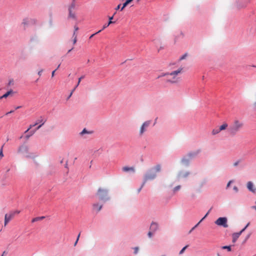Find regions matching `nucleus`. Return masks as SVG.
I'll return each instance as SVG.
<instances>
[{
    "label": "nucleus",
    "instance_id": "obj_45",
    "mask_svg": "<svg viewBox=\"0 0 256 256\" xmlns=\"http://www.w3.org/2000/svg\"><path fill=\"white\" fill-rule=\"evenodd\" d=\"M232 182V180H230V181H229V182L228 183L227 186H226V188H227L230 186V184H231Z\"/></svg>",
    "mask_w": 256,
    "mask_h": 256
},
{
    "label": "nucleus",
    "instance_id": "obj_25",
    "mask_svg": "<svg viewBox=\"0 0 256 256\" xmlns=\"http://www.w3.org/2000/svg\"><path fill=\"white\" fill-rule=\"evenodd\" d=\"M44 218V216L35 218L32 220V222H34L36 221H38V220H42Z\"/></svg>",
    "mask_w": 256,
    "mask_h": 256
},
{
    "label": "nucleus",
    "instance_id": "obj_17",
    "mask_svg": "<svg viewBox=\"0 0 256 256\" xmlns=\"http://www.w3.org/2000/svg\"><path fill=\"white\" fill-rule=\"evenodd\" d=\"M199 152H200L199 150H196V152H190L188 154L187 156L189 158H191L196 156Z\"/></svg>",
    "mask_w": 256,
    "mask_h": 256
},
{
    "label": "nucleus",
    "instance_id": "obj_18",
    "mask_svg": "<svg viewBox=\"0 0 256 256\" xmlns=\"http://www.w3.org/2000/svg\"><path fill=\"white\" fill-rule=\"evenodd\" d=\"M13 91L12 90H10L6 92L5 94H4L3 96H0V100L3 98H6L8 96H9L10 94H12L13 93Z\"/></svg>",
    "mask_w": 256,
    "mask_h": 256
},
{
    "label": "nucleus",
    "instance_id": "obj_5",
    "mask_svg": "<svg viewBox=\"0 0 256 256\" xmlns=\"http://www.w3.org/2000/svg\"><path fill=\"white\" fill-rule=\"evenodd\" d=\"M108 191L106 190L100 188L98 190L96 195L98 196L100 200H104L107 196Z\"/></svg>",
    "mask_w": 256,
    "mask_h": 256
},
{
    "label": "nucleus",
    "instance_id": "obj_38",
    "mask_svg": "<svg viewBox=\"0 0 256 256\" xmlns=\"http://www.w3.org/2000/svg\"><path fill=\"white\" fill-rule=\"evenodd\" d=\"M45 122H46L45 120L44 121V122H42V123L41 124H40L39 126H38V128H36V130H38L44 124Z\"/></svg>",
    "mask_w": 256,
    "mask_h": 256
},
{
    "label": "nucleus",
    "instance_id": "obj_55",
    "mask_svg": "<svg viewBox=\"0 0 256 256\" xmlns=\"http://www.w3.org/2000/svg\"><path fill=\"white\" fill-rule=\"evenodd\" d=\"M14 112V110H10V112H8L6 113V115H8V114H11V113Z\"/></svg>",
    "mask_w": 256,
    "mask_h": 256
},
{
    "label": "nucleus",
    "instance_id": "obj_22",
    "mask_svg": "<svg viewBox=\"0 0 256 256\" xmlns=\"http://www.w3.org/2000/svg\"><path fill=\"white\" fill-rule=\"evenodd\" d=\"M133 0H126V2L123 4L121 10H122L124 8L129 4H130Z\"/></svg>",
    "mask_w": 256,
    "mask_h": 256
},
{
    "label": "nucleus",
    "instance_id": "obj_6",
    "mask_svg": "<svg viewBox=\"0 0 256 256\" xmlns=\"http://www.w3.org/2000/svg\"><path fill=\"white\" fill-rule=\"evenodd\" d=\"M151 123L150 120H148L144 122L140 128V135L142 136L144 133L146 131V128L149 126Z\"/></svg>",
    "mask_w": 256,
    "mask_h": 256
},
{
    "label": "nucleus",
    "instance_id": "obj_61",
    "mask_svg": "<svg viewBox=\"0 0 256 256\" xmlns=\"http://www.w3.org/2000/svg\"><path fill=\"white\" fill-rule=\"evenodd\" d=\"M73 49V48H72L70 50L68 51V52H70V51Z\"/></svg>",
    "mask_w": 256,
    "mask_h": 256
},
{
    "label": "nucleus",
    "instance_id": "obj_28",
    "mask_svg": "<svg viewBox=\"0 0 256 256\" xmlns=\"http://www.w3.org/2000/svg\"><path fill=\"white\" fill-rule=\"evenodd\" d=\"M168 74H169V72L162 73L161 75L158 76V78H160L162 77V76H166V78H167L168 77Z\"/></svg>",
    "mask_w": 256,
    "mask_h": 256
},
{
    "label": "nucleus",
    "instance_id": "obj_29",
    "mask_svg": "<svg viewBox=\"0 0 256 256\" xmlns=\"http://www.w3.org/2000/svg\"><path fill=\"white\" fill-rule=\"evenodd\" d=\"M3 148H4V145L2 146L0 150V159H2V157L4 156L3 152H2Z\"/></svg>",
    "mask_w": 256,
    "mask_h": 256
},
{
    "label": "nucleus",
    "instance_id": "obj_1",
    "mask_svg": "<svg viewBox=\"0 0 256 256\" xmlns=\"http://www.w3.org/2000/svg\"><path fill=\"white\" fill-rule=\"evenodd\" d=\"M161 170V166L160 164H158L155 166L150 169L146 173L144 177V182L142 184V186H144L145 183L148 181L152 180H154L156 176V173L160 172Z\"/></svg>",
    "mask_w": 256,
    "mask_h": 256
},
{
    "label": "nucleus",
    "instance_id": "obj_27",
    "mask_svg": "<svg viewBox=\"0 0 256 256\" xmlns=\"http://www.w3.org/2000/svg\"><path fill=\"white\" fill-rule=\"evenodd\" d=\"M75 8V4L74 2H72L69 6L68 8V10H74Z\"/></svg>",
    "mask_w": 256,
    "mask_h": 256
},
{
    "label": "nucleus",
    "instance_id": "obj_33",
    "mask_svg": "<svg viewBox=\"0 0 256 256\" xmlns=\"http://www.w3.org/2000/svg\"><path fill=\"white\" fill-rule=\"evenodd\" d=\"M84 78V76H82L80 78H78V84H76V86H75L76 87V88L79 85L81 80Z\"/></svg>",
    "mask_w": 256,
    "mask_h": 256
},
{
    "label": "nucleus",
    "instance_id": "obj_47",
    "mask_svg": "<svg viewBox=\"0 0 256 256\" xmlns=\"http://www.w3.org/2000/svg\"><path fill=\"white\" fill-rule=\"evenodd\" d=\"M238 164H239V161H237V162H235L234 163V166H236Z\"/></svg>",
    "mask_w": 256,
    "mask_h": 256
},
{
    "label": "nucleus",
    "instance_id": "obj_9",
    "mask_svg": "<svg viewBox=\"0 0 256 256\" xmlns=\"http://www.w3.org/2000/svg\"><path fill=\"white\" fill-rule=\"evenodd\" d=\"M158 228V224L157 222H152L150 226V230L152 232H156Z\"/></svg>",
    "mask_w": 256,
    "mask_h": 256
},
{
    "label": "nucleus",
    "instance_id": "obj_57",
    "mask_svg": "<svg viewBox=\"0 0 256 256\" xmlns=\"http://www.w3.org/2000/svg\"><path fill=\"white\" fill-rule=\"evenodd\" d=\"M76 36V32H74V34H73V37H75V36Z\"/></svg>",
    "mask_w": 256,
    "mask_h": 256
},
{
    "label": "nucleus",
    "instance_id": "obj_3",
    "mask_svg": "<svg viewBox=\"0 0 256 256\" xmlns=\"http://www.w3.org/2000/svg\"><path fill=\"white\" fill-rule=\"evenodd\" d=\"M183 68H179L177 70L169 72L168 77L166 78V82L172 84H176L179 82L180 78L178 76L179 74L182 73Z\"/></svg>",
    "mask_w": 256,
    "mask_h": 256
},
{
    "label": "nucleus",
    "instance_id": "obj_32",
    "mask_svg": "<svg viewBox=\"0 0 256 256\" xmlns=\"http://www.w3.org/2000/svg\"><path fill=\"white\" fill-rule=\"evenodd\" d=\"M187 56V54L186 53L185 54H184L183 56H182L179 59V60L180 61V60H184V58H186Z\"/></svg>",
    "mask_w": 256,
    "mask_h": 256
},
{
    "label": "nucleus",
    "instance_id": "obj_44",
    "mask_svg": "<svg viewBox=\"0 0 256 256\" xmlns=\"http://www.w3.org/2000/svg\"><path fill=\"white\" fill-rule=\"evenodd\" d=\"M76 88V87H75V88H74L72 90V92H70V96H69V97H68V98H70V97L72 96V94L73 92L75 90Z\"/></svg>",
    "mask_w": 256,
    "mask_h": 256
},
{
    "label": "nucleus",
    "instance_id": "obj_35",
    "mask_svg": "<svg viewBox=\"0 0 256 256\" xmlns=\"http://www.w3.org/2000/svg\"><path fill=\"white\" fill-rule=\"evenodd\" d=\"M180 188V186H176L175 188H174V192H176V191L178 190Z\"/></svg>",
    "mask_w": 256,
    "mask_h": 256
},
{
    "label": "nucleus",
    "instance_id": "obj_60",
    "mask_svg": "<svg viewBox=\"0 0 256 256\" xmlns=\"http://www.w3.org/2000/svg\"><path fill=\"white\" fill-rule=\"evenodd\" d=\"M249 224H250V223H248V224H246V226H245V227H244V228H247V227L249 226Z\"/></svg>",
    "mask_w": 256,
    "mask_h": 256
},
{
    "label": "nucleus",
    "instance_id": "obj_24",
    "mask_svg": "<svg viewBox=\"0 0 256 256\" xmlns=\"http://www.w3.org/2000/svg\"><path fill=\"white\" fill-rule=\"evenodd\" d=\"M91 132H88L86 128H84L80 132V135H84V134H90Z\"/></svg>",
    "mask_w": 256,
    "mask_h": 256
},
{
    "label": "nucleus",
    "instance_id": "obj_63",
    "mask_svg": "<svg viewBox=\"0 0 256 256\" xmlns=\"http://www.w3.org/2000/svg\"><path fill=\"white\" fill-rule=\"evenodd\" d=\"M217 256H220L219 254H217Z\"/></svg>",
    "mask_w": 256,
    "mask_h": 256
},
{
    "label": "nucleus",
    "instance_id": "obj_59",
    "mask_svg": "<svg viewBox=\"0 0 256 256\" xmlns=\"http://www.w3.org/2000/svg\"><path fill=\"white\" fill-rule=\"evenodd\" d=\"M21 108V106H17V107H16V110H17V109H18V108Z\"/></svg>",
    "mask_w": 256,
    "mask_h": 256
},
{
    "label": "nucleus",
    "instance_id": "obj_36",
    "mask_svg": "<svg viewBox=\"0 0 256 256\" xmlns=\"http://www.w3.org/2000/svg\"><path fill=\"white\" fill-rule=\"evenodd\" d=\"M152 232L151 230H150L148 234V236L150 238H151L152 236Z\"/></svg>",
    "mask_w": 256,
    "mask_h": 256
},
{
    "label": "nucleus",
    "instance_id": "obj_64",
    "mask_svg": "<svg viewBox=\"0 0 256 256\" xmlns=\"http://www.w3.org/2000/svg\"><path fill=\"white\" fill-rule=\"evenodd\" d=\"M26 158H29V157H30V156H26Z\"/></svg>",
    "mask_w": 256,
    "mask_h": 256
},
{
    "label": "nucleus",
    "instance_id": "obj_10",
    "mask_svg": "<svg viewBox=\"0 0 256 256\" xmlns=\"http://www.w3.org/2000/svg\"><path fill=\"white\" fill-rule=\"evenodd\" d=\"M28 147L27 146H22L18 149V152L20 153H28Z\"/></svg>",
    "mask_w": 256,
    "mask_h": 256
},
{
    "label": "nucleus",
    "instance_id": "obj_62",
    "mask_svg": "<svg viewBox=\"0 0 256 256\" xmlns=\"http://www.w3.org/2000/svg\"><path fill=\"white\" fill-rule=\"evenodd\" d=\"M60 66V64L58 66H57V68H56V70L59 68Z\"/></svg>",
    "mask_w": 256,
    "mask_h": 256
},
{
    "label": "nucleus",
    "instance_id": "obj_30",
    "mask_svg": "<svg viewBox=\"0 0 256 256\" xmlns=\"http://www.w3.org/2000/svg\"><path fill=\"white\" fill-rule=\"evenodd\" d=\"M38 124V122H36V123L35 124H32H32H31V125H30V126L29 128H28V130L25 132V133L28 132L30 128H32L33 126H36V125H37Z\"/></svg>",
    "mask_w": 256,
    "mask_h": 256
},
{
    "label": "nucleus",
    "instance_id": "obj_7",
    "mask_svg": "<svg viewBox=\"0 0 256 256\" xmlns=\"http://www.w3.org/2000/svg\"><path fill=\"white\" fill-rule=\"evenodd\" d=\"M246 188L250 192L256 194V187L252 182L249 181L247 182Z\"/></svg>",
    "mask_w": 256,
    "mask_h": 256
},
{
    "label": "nucleus",
    "instance_id": "obj_58",
    "mask_svg": "<svg viewBox=\"0 0 256 256\" xmlns=\"http://www.w3.org/2000/svg\"><path fill=\"white\" fill-rule=\"evenodd\" d=\"M142 186H141V187L138 189V192H140V190H141L142 188Z\"/></svg>",
    "mask_w": 256,
    "mask_h": 256
},
{
    "label": "nucleus",
    "instance_id": "obj_42",
    "mask_svg": "<svg viewBox=\"0 0 256 256\" xmlns=\"http://www.w3.org/2000/svg\"><path fill=\"white\" fill-rule=\"evenodd\" d=\"M234 190L236 192H238V188L236 186H234L233 188Z\"/></svg>",
    "mask_w": 256,
    "mask_h": 256
},
{
    "label": "nucleus",
    "instance_id": "obj_15",
    "mask_svg": "<svg viewBox=\"0 0 256 256\" xmlns=\"http://www.w3.org/2000/svg\"><path fill=\"white\" fill-rule=\"evenodd\" d=\"M102 206V205H100L98 204H94L92 205L93 210L97 212H98L100 210Z\"/></svg>",
    "mask_w": 256,
    "mask_h": 256
},
{
    "label": "nucleus",
    "instance_id": "obj_16",
    "mask_svg": "<svg viewBox=\"0 0 256 256\" xmlns=\"http://www.w3.org/2000/svg\"><path fill=\"white\" fill-rule=\"evenodd\" d=\"M113 18L114 16L109 18V22H108V24H106L103 26V28L102 30H102L110 26V24L114 22H112V20L113 19Z\"/></svg>",
    "mask_w": 256,
    "mask_h": 256
},
{
    "label": "nucleus",
    "instance_id": "obj_53",
    "mask_svg": "<svg viewBox=\"0 0 256 256\" xmlns=\"http://www.w3.org/2000/svg\"><path fill=\"white\" fill-rule=\"evenodd\" d=\"M7 254V252L6 251H4L3 252V253L1 255V256H5L6 254Z\"/></svg>",
    "mask_w": 256,
    "mask_h": 256
},
{
    "label": "nucleus",
    "instance_id": "obj_41",
    "mask_svg": "<svg viewBox=\"0 0 256 256\" xmlns=\"http://www.w3.org/2000/svg\"><path fill=\"white\" fill-rule=\"evenodd\" d=\"M32 136V135L30 134H27L25 138H26V140H28V138Z\"/></svg>",
    "mask_w": 256,
    "mask_h": 256
},
{
    "label": "nucleus",
    "instance_id": "obj_43",
    "mask_svg": "<svg viewBox=\"0 0 256 256\" xmlns=\"http://www.w3.org/2000/svg\"><path fill=\"white\" fill-rule=\"evenodd\" d=\"M138 247H136L134 248V253L135 254H137L138 252Z\"/></svg>",
    "mask_w": 256,
    "mask_h": 256
},
{
    "label": "nucleus",
    "instance_id": "obj_48",
    "mask_svg": "<svg viewBox=\"0 0 256 256\" xmlns=\"http://www.w3.org/2000/svg\"><path fill=\"white\" fill-rule=\"evenodd\" d=\"M56 69L55 70H54V71H52V77H54V74H55V72L56 71Z\"/></svg>",
    "mask_w": 256,
    "mask_h": 256
},
{
    "label": "nucleus",
    "instance_id": "obj_13",
    "mask_svg": "<svg viewBox=\"0 0 256 256\" xmlns=\"http://www.w3.org/2000/svg\"><path fill=\"white\" fill-rule=\"evenodd\" d=\"M212 208H210L208 212L204 216V217L196 224L195 225L190 231L189 233H190L195 228H196L198 224L208 216L209 212H210Z\"/></svg>",
    "mask_w": 256,
    "mask_h": 256
},
{
    "label": "nucleus",
    "instance_id": "obj_56",
    "mask_svg": "<svg viewBox=\"0 0 256 256\" xmlns=\"http://www.w3.org/2000/svg\"><path fill=\"white\" fill-rule=\"evenodd\" d=\"M31 21L32 22H34V23H36V20H35L34 19L31 20Z\"/></svg>",
    "mask_w": 256,
    "mask_h": 256
},
{
    "label": "nucleus",
    "instance_id": "obj_19",
    "mask_svg": "<svg viewBox=\"0 0 256 256\" xmlns=\"http://www.w3.org/2000/svg\"><path fill=\"white\" fill-rule=\"evenodd\" d=\"M228 124L224 122L222 125H221L218 128L220 131H222L225 130L228 128Z\"/></svg>",
    "mask_w": 256,
    "mask_h": 256
},
{
    "label": "nucleus",
    "instance_id": "obj_12",
    "mask_svg": "<svg viewBox=\"0 0 256 256\" xmlns=\"http://www.w3.org/2000/svg\"><path fill=\"white\" fill-rule=\"evenodd\" d=\"M122 170L124 172H135V168L134 167H128V166H124L122 168Z\"/></svg>",
    "mask_w": 256,
    "mask_h": 256
},
{
    "label": "nucleus",
    "instance_id": "obj_40",
    "mask_svg": "<svg viewBox=\"0 0 256 256\" xmlns=\"http://www.w3.org/2000/svg\"><path fill=\"white\" fill-rule=\"evenodd\" d=\"M101 31H102V30H99V31H98L97 32H96V33H95V34H92V35H91V36H90V38H92V37L94 36L95 34H98V33L100 32Z\"/></svg>",
    "mask_w": 256,
    "mask_h": 256
},
{
    "label": "nucleus",
    "instance_id": "obj_11",
    "mask_svg": "<svg viewBox=\"0 0 256 256\" xmlns=\"http://www.w3.org/2000/svg\"><path fill=\"white\" fill-rule=\"evenodd\" d=\"M190 174V172H184L182 171L180 172L178 174V178H187Z\"/></svg>",
    "mask_w": 256,
    "mask_h": 256
},
{
    "label": "nucleus",
    "instance_id": "obj_51",
    "mask_svg": "<svg viewBox=\"0 0 256 256\" xmlns=\"http://www.w3.org/2000/svg\"><path fill=\"white\" fill-rule=\"evenodd\" d=\"M120 6H121V4H118V5L116 6V10H119V9L120 8Z\"/></svg>",
    "mask_w": 256,
    "mask_h": 256
},
{
    "label": "nucleus",
    "instance_id": "obj_34",
    "mask_svg": "<svg viewBox=\"0 0 256 256\" xmlns=\"http://www.w3.org/2000/svg\"><path fill=\"white\" fill-rule=\"evenodd\" d=\"M20 211L18 210H16L14 212H11L12 214H14V216L15 214H18L20 213Z\"/></svg>",
    "mask_w": 256,
    "mask_h": 256
},
{
    "label": "nucleus",
    "instance_id": "obj_20",
    "mask_svg": "<svg viewBox=\"0 0 256 256\" xmlns=\"http://www.w3.org/2000/svg\"><path fill=\"white\" fill-rule=\"evenodd\" d=\"M68 12H69V15H68L69 18H72L73 19H76L75 13L72 12V10H68Z\"/></svg>",
    "mask_w": 256,
    "mask_h": 256
},
{
    "label": "nucleus",
    "instance_id": "obj_37",
    "mask_svg": "<svg viewBox=\"0 0 256 256\" xmlns=\"http://www.w3.org/2000/svg\"><path fill=\"white\" fill-rule=\"evenodd\" d=\"M76 41H77V36H76L74 38V39L73 40V44H74L76 42Z\"/></svg>",
    "mask_w": 256,
    "mask_h": 256
},
{
    "label": "nucleus",
    "instance_id": "obj_21",
    "mask_svg": "<svg viewBox=\"0 0 256 256\" xmlns=\"http://www.w3.org/2000/svg\"><path fill=\"white\" fill-rule=\"evenodd\" d=\"M189 161H190V158H183L182 159V162L185 164H188V163H189Z\"/></svg>",
    "mask_w": 256,
    "mask_h": 256
},
{
    "label": "nucleus",
    "instance_id": "obj_23",
    "mask_svg": "<svg viewBox=\"0 0 256 256\" xmlns=\"http://www.w3.org/2000/svg\"><path fill=\"white\" fill-rule=\"evenodd\" d=\"M220 132V131L219 130V128H215L212 130V133L213 135H215L218 134Z\"/></svg>",
    "mask_w": 256,
    "mask_h": 256
},
{
    "label": "nucleus",
    "instance_id": "obj_54",
    "mask_svg": "<svg viewBox=\"0 0 256 256\" xmlns=\"http://www.w3.org/2000/svg\"><path fill=\"white\" fill-rule=\"evenodd\" d=\"M246 229V228H243V229H242L240 232L242 234Z\"/></svg>",
    "mask_w": 256,
    "mask_h": 256
},
{
    "label": "nucleus",
    "instance_id": "obj_8",
    "mask_svg": "<svg viewBox=\"0 0 256 256\" xmlns=\"http://www.w3.org/2000/svg\"><path fill=\"white\" fill-rule=\"evenodd\" d=\"M14 217V214L10 212L8 214H6L4 216V226H6L8 222Z\"/></svg>",
    "mask_w": 256,
    "mask_h": 256
},
{
    "label": "nucleus",
    "instance_id": "obj_49",
    "mask_svg": "<svg viewBox=\"0 0 256 256\" xmlns=\"http://www.w3.org/2000/svg\"><path fill=\"white\" fill-rule=\"evenodd\" d=\"M14 84V80H10L8 82L9 85L13 84Z\"/></svg>",
    "mask_w": 256,
    "mask_h": 256
},
{
    "label": "nucleus",
    "instance_id": "obj_52",
    "mask_svg": "<svg viewBox=\"0 0 256 256\" xmlns=\"http://www.w3.org/2000/svg\"><path fill=\"white\" fill-rule=\"evenodd\" d=\"M42 71H43V70H40V71L38 72V74L40 76L42 75Z\"/></svg>",
    "mask_w": 256,
    "mask_h": 256
},
{
    "label": "nucleus",
    "instance_id": "obj_39",
    "mask_svg": "<svg viewBox=\"0 0 256 256\" xmlns=\"http://www.w3.org/2000/svg\"><path fill=\"white\" fill-rule=\"evenodd\" d=\"M80 236V233L78 234V238H77V239H76V242H75V243L74 244V246H76V244H77V242H78V240Z\"/></svg>",
    "mask_w": 256,
    "mask_h": 256
},
{
    "label": "nucleus",
    "instance_id": "obj_26",
    "mask_svg": "<svg viewBox=\"0 0 256 256\" xmlns=\"http://www.w3.org/2000/svg\"><path fill=\"white\" fill-rule=\"evenodd\" d=\"M222 249H226L228 250V252H230L232 250V249H231V246H223L222 247Z\"/></svg>",
    "mask_w": 256,
    "mask_h": 256
},
{
    "label": "nucleus",
    "instance_id": "obj_4",
    "mask_svg": "<svg viewBox=\"0 0 256 256\" xmlns=\"http://www.w3.org/2000/svg\"><path fill=\"white\" fill-rule=\"evenodd\" d=\"M215 224L219 226H222L224 228H228L227 218L225 217H220L216 220Z\"/></svg>",
    "mask_w": 256,
    "mask_h": 256
},
{
    "label": "nucleus",
    "instance_id": "obj_50",
    "mask_svg": "<svg viewBox=\"0 0 256 256\" xmlns=\"http://www.w3.org/2000/svg\"><path fill=\"white\" fill-rule=\"evenodd\" d=\"M74 32H76L77 30H78V28L77 26H74Z\"/></svg>",
    "mask_w": 256,
    "mask_h": 256
},
{
    "label": "nucleus",
    "instance_id": "obj_31",
    "mask_svg": "<svg viewBox=\"0 0 256 256\" xmlns=\"http://www.w3.org/2000/svg\"><path fill=\"white\" fill-rule=\"evenodd\" d=\"M188 247V246H185L184 247L182 250L180 252V253L179 254H183V252H184V251L186 250V248Z\"/></svg>",
    "mask_w": 256,
    "mask_h": 256
},
{
    "label": "nucleus",
    "instance_id": "obj_2",
    "mask_svg": "<svg viewBox=\"0 0 256 256\" xmlns=\"http://www.w3.org/2000/svg\"><path fill=\"white\" fill-rule=\"evenodd\" d=\"M244 126L242 121L238 119H235L230 126L228 131L231 135H236Z\"/></svg>",
    "mask_w": 256,
    "mask_h": 256
},
{
    "label": "nucleus",
    "instance_id": "obj_46",
    "mask_svg": "<svg viewBox=\"0 0 256 256\" xmlns=\"http://www.w3.org/2000/svg\"><path fill=\"white\" fill-rule=\"evenodd\" d=\"M36 132V130H32L30 132V134L32 136L34 133L35 132Z\"/></svg>",
    "mask_w": 256,
    "mask_h": 256
},
{
    "label": "nucleus",
    "instance_id": "obj_14",
    "mask_svg": "<svg viewBox=\"0 0 256 256\" xmlns=\"http://www.w3.org/2000/svg\"><path fill=\"white\" fill-rule=\"evenodd\" d=\"M241 234L240 232L234 233L232 234V242H235Z\"/></svg>",
    "mask_w": 256,
    "mask_h": 256
}]
</instances>
